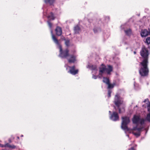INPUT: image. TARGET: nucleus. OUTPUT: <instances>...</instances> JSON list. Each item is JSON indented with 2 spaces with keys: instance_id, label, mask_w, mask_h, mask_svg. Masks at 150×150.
I'll list each match as a JSON object with an SVG mask.
<instances>
[{
  "instance_id": "1",
  "label": "nucleus",
  "mask_w": 150,
  "mask_h": 150,
  "mask_svg": "<svg viewBox=\"0 0 150 150\" xmlns=\"http://www.w3.org/2000/svg\"><path fill=\"white\" fill-rule=\"evenodd\" d=\"M114 102L119 109V113H121L125 112V110L124 108H123L121 109L120 108V106L123 104V98H120L118 94L115 95Z\"/></svg>"
},
{
  "instance_id": "2",
  "label": "nucleus",
  "mask_w": 150,
  "mask_h": 150,
  "mask_svg": "<svg viewBox=\"0 0 150 150\" xmlns=\"http://www.w3.org/2000/svg\"><path fill=\"white\" fill-rule=\"evenodd\" d=\"M148 62H141L139 65L141 67L139 70L140 74L142 76H147L149 72L147 65Z\"/></svg>"
},
{
  "instance_id": "3",
  "label": "nucleus",
  "mask_w": 150,
  "mask_h": 150,
  "mask_svg": "<svg viewBox=\"0 0 150 150\" xmlns=\"http://www.w3.org/2000/svg\"><path fill=\"white\" fill-rule=\"evenodd\" d=\"M140 53L142 59V62H148V59L149 53L148 50L144 47L142 48Z\"/></svg>"
},
{
  "instance_id": "4",
  "label": "nucleus",
  "mask_w": 150,
  "mask_h": 150,
  "mask_svg": "<svg viewBox=\"0 0 150 150\" xmlns=\"http://www.w3.org/2000/svg\"><path fill=\"white\" fill-rule=\"evenodd\" d=\"M133 124H138V123L142 125L144 124L145 120L143 118H141L139 115H135L132 119Z\"/></svg>"
},
{
  "instance_id": "5",
  "label": "nucleus",
  "mask_w": 150,
  "mask_h": 150,
  "mask_svg": "<svg viewBox=\"0 0 150 150\" xmlns=\"http://www.w3.org/2000/svg\"><path fill=\"white\" fill-rule=\"evenodd\" d=\"M122 122L121 127L122 128L125 130H128V129L127 125L130 122L129 118L127 117H122Z\"/></svg>"
},
{
  "instance_id": "6",
  "label": "nucleus",
  "mask_w": 150,
  "mask_h": 150,
  "mask_svg": "<svg viewBox=\"0 0 150 150\" xmlns=\"http://www.w3.org/2000/svg\"><path fill=\"white\" fill-rule=\"evenodd\" d=\"M144 102L145 103V104L143 105V107L145 108L147 107L148 111L149 112V113L147 114L146 120L150 122V103L149 102L148 99H145L144 101Z\"/></svg>"
},
{
  "instance_id": "7",
  "label": "nucleus",
  "mask_w": 150,
  "mask_h": 150,
  "mask_svg": "<svg viewBox=\"0 0 150 150\" xmlns=\"http://www.w3.org/2000/svg\"><path fill=\"white\" fill-rule=\"evenodd\" d=\"M144 127L137 128V126L134 127L131 129L132 131V133L136 137H138L140 136L141 130Z\"/></svg>"
},
{
  "instance_id": "8",
  "label": "nucleus",
  "mask_w": 150,
  "mask_h": 150,
  "mask_svg": "<svg viewBox=\"0 0 150 150\" xmlns=\"http://www.w3.org/2000/svg\"><path fill=\"white\" fill-rule=\"evenodd\" d=\"M60 49V54L59 56L62 58H66L69 55V50L67 49L64 51H62V46L60 45L59 46Z\"/></svg>"
},
{
  "instance_id": "9",
  "label": "nucleus",
  "mask_w": 150,
  "mask_h": 150,
  "mask_svg": "<svg viewBox=\"0 0 150 150\" xmlns=\"http://www.w3.org/2000/svg\"><path fill=\"white\" fill-rule=\"evenodd\" d=\"M110 118L113 121H116L119 120V116L117 113L115 112H113L111 115Z\"/></svg>"
},
{
  "instance_id": "10",
  "label": "nucleus",
  "mask_w": 150,
  "mask_h": 150,
  "mask_svg": "<svg viewBox=\"0 0 150 150\" xmlns=\"http://www.w3.org/2000/svg\"><path fill=\"white\" fill-rule=\"evenodd\" d=\"M68 67L70 68V70L69 72H70L71 74L73 75H75L77 74L78 72V70H75V67L74 66H73L72 67Z\"/></svg>"
},
{
  "instance_id": "11",
  "label": "nucleus",
  "mask_w": 150,
  "mask_h": 150,
  "mask_svg": "<svg viewBox=\"0 0 150 150\" xmlns=\"http://www.w3.org/2000/svg\"><path fill=\"white\" fill-rule=\"evenodd\" d=\"M106 69V67L105 66L102 64L99 68V75L101 76L102 74L105 71Z\"/></svg>"
},
{
  "instance_id": "12",
  "label": "nucleus",
  "mask_w": 150,
  "mask_h": 150,
  "mask_svg": "<svg viewBox=\"0 0 150 150\" xmlns=\"http://www.w3.org/2000/svg\"><path fill=\"white\" fill-rule=\"evenodd\" d=\"M55 31L57 35L60 36L62 34V29L60 27L57 26L55 30Z\"/></svg>"
},
{
  "instance_id": "13",
  "label": "nucleus",
  "mask_w": 150,
  "mask_h": 150,
  "mask_svg": "<svg viewBox=\"0 0 150 150\" xmlns=\"http://www.w3.org/2000/svg\"><path fill=\"white\" fill-rule=\"evenodd\" d=\"M141 35L142 37H145L148 35V32L146 30H142L141 33Z\"/></svg>"
},
{
  "instance_id": "14",
  "label": "nucleus",
  "mask_w": 150,
  "mask_h": 150,
  "mask_svg": "<svg viewBox=\"0 0 150 150\" xmlns=\"http://www.w3.org/2000/svg\"><path fill=\"white\" fill-rule=\"evenodd\" d=\"M52 35V39L54 42L57 45H59V42L58 40L56 38L55 35L53 33V31L51 30V31Z\"/></svg>"
},
{
  "instance_id": "15",
  "label": "nucleus",
  "mask_w": 150,
  "mask_h": 150,
  "mask_svg": "<svg viewBox=\"0 0 150 150\" xmlns=\"http://www.w3.org/2000/svg\"><path fill=\"white\" fill-rule=\"evenodd\" d=\"M75 61V57L73 55L71 56L70 58L68 60V62L69 63H74Z\"/></svg>"
},
{
  "instance_id": "16",
  "label": "nucleus",
  "mask_w": 150,
  "mask_h": 150,
  "mask_svg": "<svg viewBox=\"0 0 150 150\" xmlns=\"http://www.w3.org/2000/svg\"><path fill=\"white\" fill-rule=\"evenodd\" d=\"M112 67L108 65V69H107V72L108 74H109L110 72L112 71Z\"/></svg>"
},
{
  "instance_id": "17",
  "label": "nucleus",
  "mask_w": 150,
  "mask_h": 150,
  "mask_svg": "<svg viewBox=\"0 0 150 150\" xmlns=\"http://www.w3.org/2000/svg\"><path fill=\"white\" fill-rule=\"evenodd\" d=\"M55 0H45V2L46 4H49L52 5L54 2Z\"/></svg>"
},
{
  "instance_id": "18",
  "label": "nucleus",
  "mask_w": 150,
  "mask_h": 150,
  "mask_svg": "<svg viewBox=\"0 0 150 150\" xmlns=\"http://www.w3.org/2000/svg\"><path fill=\"white\" fill-rule=\"evenodd\" d=\"M125 31L126 34L128 35H130L132 33L131 30L130 29L125 30Z\"/></svg>"
},
{
  "instance_id": "19",
  "label": "nucleus",
  "mask_w": 150,
  "mask_h": 150,
  "mask_svg": "<svg viewBox=\"0 0 150 150\" xmlns=\"http://www.w3.org/2000/svg\"><path fill=\"white\" fill-rule=\"evenodd\" d=\"M48 18L50 20H53L54 19V15L52 13H50V15L48 16Z\"/></svg>"
},
{
  "instance_id": "20",
  "label": "nucleus",
  "mask_w": 150,
  "mask_h": 150,
  "mask_svg": "<svg viewBox=\"0 0 150 150\" xmlns=\"http://www.w3.org/2000/svg\"><path fill=\"white\" fill-rule=\"evenodd\" d=\"M103 81L104 83H105L108 85L109 83V80L107 78L103 77Z\"/></svg>"
},
{
  "instance_id": "21",
  "label": "nucleus",
  "mask_w": 150,
  "mask_h": 150,
  "mask_svg": "<svg viewBox=\"0 0 150 150\" xmlns=\"http://www.w3.org/2000/svg\"><path fill=\"white\" fill-rule=\"evenodd\" d=\"M74 30L75 33H78V32L80 30V28L77 25L75 27Z\"/></svg>"
},
{
  "instance_id": "22",
  "label": "nucleus",
  "mask_w": 150,
  "mask_h": 150,
  "mask_svg": "<svg viewBox=\"0 0 150 150\" xmlns=\"http://www.w3.org/2000/svg\"><path fill=\"white\" fill-rule=\"evenodd\" d=\"M115 85V84L114 83L113 84H110L109 83L108 84V88H113L114 86Z\"/></svg>"
},
{
  "instance_id": "23",
  "label": "nucleus",
  "mask_w": 150,
  "mask_h": 150,
  "mask_svg": "<svg viewBox=\"0 0 150 150\" xmlns=\"http://www.w3.org/2000/svg\"><path fill=\"white\" fill-rule=\"evenodd\" d=\"M145 42L147 44H150V37H148L146 38Z\"/></svg>"
},
{
  "instance_id": "24",
  "label": "nucleus",
  "mask_w": 150,
  "mask_h": 150,
  "mask_svg": "<svg viewBox=\"0 0 150 150\" xmlns=\"http://www.w3.org/2000/svg\"><path fill=\"white\" fill-rule=\"evenodd\" d=\"M65 44L67 46H69V40H65Z\"/></svg>"
},
{
  "instance_id": "25",
  "label": "nucleus",
  "mask_w": 150,
  "mask_h": 150,
  "mask_svg": "<svg viewBox=\"0 0 150 150\" xmlns=\"http://www.w3.org/2000/svg\"><path fill=\"white\" fill-rule=\"evenodd\" d=\"M87 68L90 69H92L93 70L95 69V68L94 69H93V66H91L89 65H88L87 66Z\"/></svg>"
},
{
  "instance_id": "26",
  "label": "nucleus",
  "mask_w": 150,
  "mask_h": 150,
  "mask_svg": "<svg viewBox=\"0 0 150 150\" xmlns=\"http://www.w3.org/2000/svg\"><path fill=\"white\" fill-rule=\"evenodd\" d=\"M111 91L110 90H109L108 91V97H110L111 96Z\"/></svg>"
},
{
  "instance_id": "27",
  "label": "nucleus",
  "mask_w": 150,
  "mask_h": 150,
  "mask_svg": "<svg viewBox=\"0 0 150 150\" xmlns=\"http://www.w3.org/2000/svg\"><path fill=\"white\" fill-rule=\"evenodd\" d=\"M9 147L11 148V149H13L16 148V146L14 145H12V146L10 145V146H9Z\"/></svg>"
},
{
  "instance_id": "28",
  "label": "nucleus",
  "mask_w": 150,
  "mask_h": 150,
  "mask_svg": "<svg viewBox=\"0 0 150 150\" xmlns=\"http://www.w3.org/2000/svg\"><path fill=\"white\" fill-rule=\"evenodd\" d=\"M48 25H49V26H50V28H51V27L52 26V24L50 22V21H48Z\"/></svg>"
},
{
  "instance_id": "29",
  "label": "nucleus",
  "mask_w": 150,
  "mask_h": 150,
  "mask_svg": "<svg viewBox=\"0 0 150 150\" xmlns=\"http://www.w3.org/2000/svg\"><path fill=\"white\" fill-rule=\"evenodd\" d=\"M5 146H6V147H9V146H10V144H9L8 143H7L5 144Z\"/></svg>"
},
{
  "instance_id": "30",
  "label": "nucleus",
  "mask_w": 150,
  "mask_h": 150,
  "mask_svg": "<svg viewBox=\"0 0 150 150\" xmlns=\"http://www.w3.org/2000/svg\"><path fill=\"white\" fill-rule=\"evenodd\" d=\"M94 79H96L97 78V76H96L95 75H93L92 77Z\"/></svg>"
},
{
  "instance_id": "31",
  "label": "nucleus",
  "mask_w": 150,
  "mask_h": 150,
  "mask_svg": "<svg viewBox=\"0 0 150 150\" xmlns=\"http://www.w3.org/2000/svg\"><path fill=\"white\" fill-rule=\"evenodd\" d=\"M0 146L1 147H6V146H5V145H3L0 144Z\"/></svg>"
},
{
  "instance_id": "32",
  "label": "nucleus",
  "mask_w": 150,
  "mask_h": 150,
  "mask_svg": "<svg viewBox=\"0 0 150 150\" xmlns=\"http://www.w3.org/2000/svg\"><path fill=\"white\" fill-rule=\"evenodd\" d=\"M128 150H134V149L133 147H132L130 149H129Z\"/></svg>"
},
{
  "instance_id": "33",
  "label": "nucleus",
  "mask_w": 150,
  "mask_h": 150,
  "mask_svg": "<svg viewBox=\"0 0 150 150\" xmlns=\"http://www.w3.org/2000/svg\"><path fill=\"white\" fill-rule=\"evenodd\" d=\"M9 142L10 143H11V140L10 139L9 140Z\"/></svg>"
},
{
  "instance_id": "34",
  "label": "nucleus",
  "mask_w": 150,
  "mask_h": 150,
  "mask_svg": "<svg viewBox=\"0 0 150 150\" xmlns=\"http://www.w3.org/2000/svg\"><path fill=\"white\" fill-rule=\"evenodd\" d=\"M109 113H110V114H111V112L110 111H109Z\"/></svg>"
},
{
  "instance_id": "35",
  "label": "nucleus",
  "mask_w": 150,
  "mask_h": 150,
  "mask_svg": "<svg viewBox=\"0 0 150 150\" xmlns=\"http://www.w3.org/2000/svg\"><path fill=\"white\" fill-rule=\"evenodd\" d=\"M149 34L150 35V29L149 30Z\"/></svg>"
},
{
  "instance_id": "36",
  "label": "nucleus",
  "mask_w": 150,
  "mask_h": 150,
  "mask_svg": "<svg viewBox=\"0 0 150 150\" xmlns=\"http://www.w3.org/2000/svg\"><path fill=\"white\" fill-rule=\"evenodd\" d=\"M134 54H135L136 53V52H134Z\"/></svg>"
},
{
  "instance_id": "37",
  "label": "nucleus",
  "mask_w": 150,
  "mask_h": 150,
  "mask_svg": "<svg viewBox=\"0 0 150 150\" xmlns=\"http://www.w3.org/2000/svg\"><path fill=\"white\" fill-rule=\"evenodd\" d=\"M17 138H18V139H19V137H17Z\"/></svg>"
},
{
  "instance_id": "38",
  "label": "nucleus",
  "mask_w": 150,
  "mask_h": 150,
  "mask_svg": "<svg viewBox=\"0 0 150 150\" xmlns=\"http://www.w3.org/2000/svg\"><path fill=\"white\" fill-rule=\"evenodd\" d=\"M21 137H23V135H21Z\"/></svg>"
},
{
  "instance_id": "39",
  "label": "nucleus",
  "mask_w": 150,
  "mask_h": 150,
  "mask_svg": "<svg viewBox=\"0 0 150 150\" xmlns=\"http://www.w3.org/2000/svg\"><path fill=\"white\" fill-rule=\"evenodd\" d=\"M99 78H101V77H100V76H99Z\"/></svg>"
},
{
  "instance_id": "40",
  "label": "nucleus",
  "mask_w": 150,
  "mask_h": 150,
  "mask_svg": "<svg viewBox=\"0 0 150 150\" xmlns=\"http://www.w3.org/2000/svg\"><path fill=\"white\" fill-rule=\"evenodd\" d=\"M94 32L95 33V30H94Z\"/></svg>"
},
{
  "instance_id": "41",
  "label": "nucleus",
  "mask_w": 150,
  "mask_h": 150,
  "mask_svg": "<svg viewBox=\"0 0 150 150\" xmlns=\"http://www.w3.org/2000/svg\"><path fill=\"white\" fill-rule=\"evenodd\" d=\"M127 136L129 137V135H127Z\"/></svg>"
}]
</instances>
